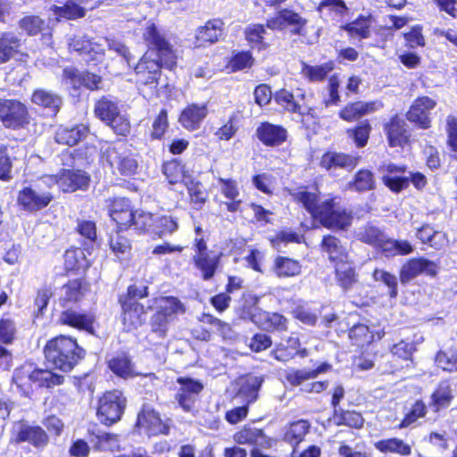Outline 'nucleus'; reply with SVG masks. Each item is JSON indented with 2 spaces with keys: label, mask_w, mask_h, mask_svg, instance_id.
<instances>
[{
  "label": "nucleus",
  "mask_w": 457,
  "mask_h": 457,
  "mask_svg": "<svg viewBox=\"0 0 457 457\" xmlns=\"http://www.w3.org/2000/svg\"><path fill=\"white\" fill-rule=\"evenodd\" d=\"M370 130V124L368 122V120H364L359 123V125L354 129L348 130V133L349 136L354 140L356 145L362 147L366 145L368 142Z\"/></svg>",
  "instance_id": "nucleus-63"
},
{
  "label": "nucleus",
  "mask_w": 457,
  "mask_h": 457,
  "mask_svg": "<svg viewBox=\"0 0 457 457\" xmlns=\"http://www.w3.org/2000/svg\"><path fill=\"white\" fill-rule=\"evenodd\" d=\"M88 132L86 125H78L74 128H59L55 133V141L58 144L72 146L80 141Z\"/></svg>",
  "instance_id": "nucleus-35"
},
{
  "label": "nucleus",
  "mask_w": 457,
  "mask_h": 457,
  "mask_svg": "<svg viewBox=\"0 0 457 457\" xmlns=\"http://www.w3.org/2000/svg\"><path fill=\"white\" fill-rule=\"evenodd\" d=\"M222 253L212 252L209 253L195 254L193 261L196 269L201 272L204 280H210L213 278L220 266Z\"/></svg>",
  "instance_id": "nucleus-23"
},
{
  "label": "nucleus",
  "mask_w": 457,
  "mask_h": 457,
  "mask_svg": "<svg viewBox=\"0 0 457 457\" xmlns=\"http://www.w3.org/2000/svg\"><path fill=\"white\" fill-rule=\"evenodd\" d=\"M13 435L16 442H28L37 448H44L48 444V436L38 426L19 424L14 428Z\"/></svg>",
  "instance_id": "nucleus-16"
},
{
  "label": "nucleus",
  "mask_w": 457,
  "mask_h": 457,
  "mask_svg": "<svg viewBox=\"0 0 457 457\" xmlns=\"http://www.w3.org/2000/svg\"><path fill=\"white\" fill-rule=\"evenodd\" d=\"M137 427L139 433L146 434L148 436L160 434L167 435L169 426L162 421L158 412L149 405H144L137 415Z\"/></svg>",
  "instance_id": "nucleus-9"
},
{
  "label": "nucleus",
  "mask_w": 457,
  "mask_h": 457,
  "mask_svg": "<svg viewBox=\"0 0 457 457\" xmlns=\"http://www.w3.org/2000/svg\"><path fill=\"white\" fill-rule=\"evenodd\" d=\"M375 180L373 174L368 170H361L356 175L353 182L349 183V187L352 190L358 192L367 191L373 189Z\"/></svg>",
  "instance_id": "nucleus-56"
},
{
  "label": "nucleus",
  "mask_w": 457,
  "mask_h": 457,
  "mask_svg": "<svg viewBox=\"0 0 457 457\" xmlns=\"http://www.w3.org/2000/svg\"><path fill=\"white\" fill-rule=\"evenodd\" d=\"M437 269L436 263L426 258H414L403 265L400 279L402 283H407L422 273L435 276L437 273Z\"/></svg>",
  "instance_id": "nucleus-14"
},
{
  "label": "nucleus",
  "mask_w": 457,
  "mask_h": 457,
  "mask_svg": "<svg viewBox=\"0 0 457 457\" xmlns=\"http://www.w3.org/2000/svg\"><path fill=\"white\" fill-rule=\"evenodd\" d=\"M144 37L148 44L157 51L159 57L173 54L172 46L157 31L154 24L146 27Z\"/></svg>",
  "instance_id": "nucleus-30"
},
{
  "label": "nucleus",
  "mask_w": 457,
  "mask_h": 457,
  "mask_svg": "<svg viewBox=\"0 0 457 457\" xmlns=\"http://www.w3.org/2000/svg\"><path fill=\"white\" fill-rule=\"evenodd\" d=\"M17 334L16 324L13 320L9 317L0 319V342L4 344H11Z\"/></svg>",
  "instance_id": "nucleus-62"
},
{
  "label": "nucleus",
  "mask_w": 457,
  "mask_h": 457,
  "mask_svg": "<svg viewBox=\"0 0 457 457\" xmlns=\"http://www.w3.org/2000/svg\"><path fill=\"white\" fill-rule=\"evenodd\" d=\"M94 445L99 451L114 452L120 448V440L117 435L101 432L92 440Z\"/></svg>",
  "instance_id": "nucleus-54"
},
{
  "label": "nucleus",
  "mask_w": 457,
  "mask_h": 457,
  "mask_svg": "<svg viewBox=\"0 0 457 457\" xmlns=\"http://www.w3.org/2000/svg\"><path fill=\"white\" fill-rule=\"evenodd\" d=\"M110 247L119 258H121L129 253L131 245L128 238L116 232L110 237Z\"/></svg>",
  "instance_id": "nucleus-61"
},
{
  "label": "nucleus",
  "mask_w": 457,
  "mask_h": 457,
  "mask_svg": "<svg viewBox=\"0 0 457 457\" xmlns=\"http://www.w3.org/2000/svg\"><path fill=\"white\" fill-rule=\"evenodd\" d=\"M0 120L8 129L24 128L29 123L27 107L16 100L0 99Z\"/></svg>",
  "instance_id": "nucleus-7"
},
{
  "label": "nucleus",
  "mask_w": 457,
  "mask_h": 457,
  "mask_svg": "<svg viewBox=\"0 0 457 457\" xmlns=\"http://www.w3.org/2000/svg\"><path fill=\"white\" fill-rule=\"evenodd\" d=\"M207 114L206 104H191L181 112L179 120L186 129L193 131L200 128Z\"/></svg>",
  "instance_id": "nucleus-19"
},
{
  "label": "nucleus",
  "mask_w": 457,
  "mask_h": 457,
  "mask_svg": "<svg viewBox=\"0 0 457 457\" xmlns=\"http://www.w3.org/2000/svg\"><path fill=\"white\" fill-rule=\"evenodd\" d=\"M305 22L298 13L280 11L274 18L267 21V28L271 30H289L293 34H300Z\"/></svg>",
  "instance_id": "nucleus-12"
},
{
  "label": "nucleus",
  "mask_w": 457,
  "mask_h": 457,
  "mask_svg": "<svg viewBox=\"0 0 457 457\" xmlns=\"http://www.w3.org/2000/svg\"><path fill=\"white\" fill-rule=\"evenodd\" d=\"M310 424L307 420H300L290 425L285 434V440L294 445H298L308 433Z\"/></svg>",
  "instance_id": "nucleus-50"
},
{
  "label": "nucleus",
  "mask_w": 457,
  "mask_h": 457,
  "mask_svg": "<svg viewBox=\"0 0 457 457\" xmlns=\"http://www.w3.org/2000/svg\"><path fill=\"white\" fill-rule=\"evenodd\" d=\"M88 290L87 284L81 279L70 280L60 290L59 302L62 307L79 302Z\"/></svg>",
  "instance_id": "nucleus-21"
},
{
  "label": "nucleus",
  "mask_w": 457,
  "mask_h": 457,
  "mask_svg": "<svg viewBox=\"0 0 457 457\" xmlns=\"http://www.w3.org/2000/svg\"><path fill=\"white\" fill-rule=\"evenodd\" d=\"M119 112L120 110L117 104L108 97L101 98L95 106L96 115L105 123L116 116Z\"/></svg>",
  "instance_id": "nucleus-49"
},
{
  "label": "nucleus",
  "mask_w": 457,
  "mask_h": 457,
  "mask_svg": "<svg viewBox=\"0 0 457 457\" xmlns=\"http://www.w3.org/2000/svg\"><path fill=\"white\" fill-rule=\"evenodd\" d=\"M45 355L47 362L54 368L67 372L83 357V350L73 338L60 336L46 344Z\"/></svg>",
  "instance_id": "nucleus-2"
},
{
  "label": "nucleus",
  "mask_w": 457,
  "mask_h": 457,
  "mask_svg": "<svg viewBox=\"0 0 457 457\" xmlns=\"http://www.w3.org/2000/svg\"><path fill=\"white\" fill-rule=\"evenodd\" d=\"M109 368L117 376L127 378L135 375L134 367L126 353H119L109 361Z\"/></svg>",
  "instance_id": "nucleus-43"
},
{
  "label": "nucleus",
  "mask_w": 457,
  "mask_h": 457,
  "mask_svg": "<svg viewBox=\"0 0 457 457\" xmlns=\"http://www.w3.org/2000/svg\"><path fill=\"white\" fill-rule=\"evenodd\" d=\"M291 195L326 228L344 229L352 222L351 213L337 206L334 199H326L320 203L317 189L311 191L302 187L293 191Z\"/></svg>",
  "instance_id": "nucleus-1"
},
{
  "label": "nucleus",
  "mask_w": 457,
  "mask_h": 457,
  "mask_svg": "<svg viewBox=\"0 0 457 457\" xmlns=\"http://www.w3.org/2000/svg\"><path fill=\"white\" fill-rule=\"evenodd\" d=\"M168 316L169 315H166L165 313L160 312L156 310L151 318L152 331L155 333L159 337H166L171 323L174 321Z\"/></svg>",
  "instance_id": "nucleus-55"
},
{
  "label": "nucleus",
  "mask_w": 457,
  "mask_h": 457,
  "mask_svg": "<svg viewBox=\"0 0 457 457\" xmlns=\"http://www.w3.org/2000/svg\"><path fill=\"white\" fill-rule=\"evenodd\" d=\"M31 100L37 105L50 109L53 113L57 112L62 104V100L58 96L43 89L36 90L32 95Z\"/></svg>",
  "instance_id": "nucleus-47"
},
{
  "label": "nucleus",
  "mask_w": 457,
  "mask_h": 457,
  "mask_svg": "<svg viewBox=\"0 0 457 457\" xmlns=\"http://www.w3.org/2000/svg\"><path fill=\"white\" fill-rule=\"evenodd\" d=\"M126 405V399L118 390L104 394L98 401L97 417L105 425L120 420Z\"/></svg>",
  "instance_id": "nucleus-4"
},
{
  "label": "nucleus",
  "mask_w": 457,
  "mask_h": 457,
  "mask_svg": "<svg viewBox=\"0 0 457 457\" xmlns=\"http://www.w3.org/2000/svg\"><path fill=\"white\" fill-rule=\"evenodd\" d=\"M76 0H68L63 5H53L50 7V11L56 17L57 21L62 19L65 20H76L82 18L86 15L85 7L80 6L75 3Z\"/></svg>",
  "instance_id": "nucleus-37"
},
{
  "label": "nucleus",
  "mask_w": 457,
  "mask_h": 457,
  "mask_svg": "<svg viewBox=\"0 0 457 457\" xmlns=\"http://www.w3.org/2000/svg\"><path fill=\"white\" fill-rule=\"evenodd\" d=\"M178 383L180 387L176 395V399L185 411H191L204 386L198 380L190 378H179Z\"/></svg>",
  "instance_id": "nucleus-11"
},
{
  "label": "nucleus",
  "mask_w": 457,
  "mask_h": 457,
  "mask_svg": "<svg viewBox=\"0 0 457 457\" xmlns=\"http://www.w3.org/2000/svg\"><path fill=\"white\" fill-rule=\"evenodd\" d=\"M374 446L382 453H395L400 456L411 453V445L397 437L379 440L374 444Z\"/></svg>",
  "instance_id": "nucleus-34"
},
{
  "label": "nucleus",
  "mask_w": 457,
  "mask_h": 457,
  "mask_svg": "<svg viewBox=\"0 0 457 457\" xmlns=\"http://www.w3.org/2000/svg\"><path fill=\"white\" fill-rule=\"evenodd\" d=\"M161 66L162 63L156 59H139L135 70L138 75L142 74L144 84H151L157 80Z\"/></svg>",
  "instance_id": "nucleus-39"
},
{
  "label": "nucleus",
  "mask_w": 457,
  "mask_h": 457,
  "mask_svg": "<svg viewBox=\"0 0 457 457\" xmlns=\"http://www.w3.org/2000/svg\"><path fill=\"white\" fill-rule=\"evenodd\" d=\"M435 362L438 368L445 371H457V351L448 349L437 352L435 357Z\"/></svg>",
  "instance_id": "nucleus-52"
},
{
  "label": "nucleus",
  "mask_w": 457,
  "mask_h": 457,
  "mask_svg": "<svg viewBox=\"0 0 457 457\" xmlns=\"http://www.w3.org/2000/svg\"><path fill=\"white\" fill-rule=\"evenodd\" d=\"M245 37L252 48L261 50L268 45L269 32L263 25L253 24L249 26L245 30Z\"/></svg>",
  "instance_id": "nucleus-42"
},
{
  "label": "nucleus",
  "mask_w": 457,
  "mask_h": 457,
  "mask_svg": "<svg viewBox=\"0 0 457 457\" xmlns=\"http://www.w3.org/2000/svg\"><path fill=\"white\" fill-rule=\"evenodd\" d=\"M377 21L371 13L360 14L354 21L341 27L353 39H364L375 30Z\"/></svg>",
  "instance_id": "nucleus-15"
},
{
  "label": "nucleus",
  "mask_w": 457,
  "mask_h": 457,
  "mask_svg": "<svg viewBox=\"0 0 457 457\" xmlns=\"http://www.w3.org/2000/svg\"><path fill=\"white\" fill-rule=\"evenodd\" d=\"M436 105V101L433 98L426 96L418 97L411 105L406 118L420 129H428L431 126L430 112Z\"/></svg>",
  "instance_id": "nucleus-10"
},
{
  "label": "nucleus",
  "mask_w": 457,
  "mask_h": 457,
  "mask_svg": "<svg viewBox=\"0 0 457 457\" xmlns=\"http://www.w3.org/2000/svg\"><path fill=\"white\" fill-rule=\"evenodd\" d=\"M359 158L345 154L327 153L320 161V165L328 170L332 169L353 170L358 164Z\"/></svg>",
  "instance_id": "nucleus-28"
},
{
  "label": "nucleus",
  "mask_w": 457,
  "mask_h": 457,
  "mask_svg": "<svg viewBox=\"0 0 457 457\" xmlns=\"http://www.w3.org/2000/svg\"><path fill=\"white\" fill-rule=\"evenodd\" d=\"M13 380L19 387H25L29 383L37 384L38 386L51 387L61 385L63 382V377L48 370H34L31 371L29 368L24 367L15 370Z\"/></svg>",
  "instance_id": "nucleus-6"
},
{
  "label": "nucleus",
  "mask_w": 457,
  "mask_h": 457,
  "mask_svg": "<svg viewBox=\"0 0 457 457\" xmlns=\"http://www.w3.org/2000/svg\"><path fill=\"white\" fill-rule=\"evenodd\" d=\"M447 145L451 152L457 154V118L449 115L446 118Z\"/></svg>",
  "instance_id": "nucleus-64"
},
{
  "label": "nucleus",
  "mask_w": 457,
  "mask_h": 457,
  "mask_svg": "<svg viewBox=\"0 0 457 457\" xmlns=\"http://www.w3.org/2000/svg\"><path fill=\"white\" fill-rule=\"evenodd\" d=\"M21 40L11 33H5L0 37V57H12L14 54H21Z\"/></svg>",
  "instance_id": "nucleus-48"
},
{
  "label": "nucleus",
  "mask_w": 457,
  "mask_h": 457,
  "mask_svg": "<svg viewBox=\"0 0 457 457\" xmlns=\"http://www.w3.org/2000/svg\"><path fill=\"white\" fill-rule=\"evenodd\" d=\"M335 269L337 280L343 289L347 290L355 283L354 269L349 260L335 265Z\"/></svg>",
  "instance_id": "nucleus-45"
},
{
  "label": "nucleus",
  "mask_w": 457,
  "mask_h": 457,
  "mask_svg": "<svg viewBox=\"0 0 457 457\" xmlns=\"http://www.w3.org/2000/svg\"><path fill=\"white\" fill-rule=\"evenodd\" d=\"M110 216L120 228L131 227L133 212L129 201L126 198H116L110 207Z\"/></svg>",
  "instance_id": "nucleus-26"
},
{
  "label": "nucleus",
  "mask_w": 457,
  "mask_h": 457,
  "mask_svg": "<svg viewBox=\"0 0 457 457\" xmlns=\"http://www.w3.org/2000/svg\"><path fill=\"white\" fill-rule=\"evenodd\" d=\"M334 69L332 62H325L322 65H307L301 62V70L303 77L307 78L310 81L317 82L324 79L326 76Z\"/></svg>",
  "instance_id": "nucleus-44"
},
{
  "label": "nucleus",
  "mask_w": 457,
  "mask_h": 457,
  "mask_svg": "<svg viewBox=\"0 0 457 457\" xmlns=\"http://www.w3.org/2000/svg\"><path fill=\"white\" fill-rule=\"evenodd\" d=\"M252 320L265 330H286L287 319L279 313L262 312L253 314Z\"/></svg>",
  "instance_id": "nucleus-31"
},
{
  "label": "nucleus",
  "mask_w": 457,
  "mask_h": 457,
  "mask_svg": "<svg viewBox=\"0 0 457 457\" xmlns=\"http://www.w3.org/2000/svg\"><path fill=\"white\" fill-rule=\"evenodd\" d=\"M301 270V264L296 260L278 256L274 261L273 271L279 278L297 276Z\"/></svg>",
  "instance_id": "nucleus-40"
},
{
  "label": "nucleus",
  "mask_w": 457,
  "mask_h": 457,
  "mask_svg": "<svg viewBox=\"0 0 457 457\" xmlns=\"http://www.w3.org/2000/svg\"><path fill=\"white\" fill-rule=\"evenodd\" d=\"M154 220L155 217L151 212L137 210L133 212L131 226H134L137 230L153 233Z\"/></svg>",
  "instance_id": "nucleus-53"
},
{
  "label": "nucleus",
  "mask_w": 457,
  "mask_h": 457,
  "mask_svg": "<svg viewBox=\"0 0 457 457\" xmlns=\"http://www.w3.org/2000/svg\"><path fill=\"white\" fill-rule=\"evenodd\" d=\"M453 398V390L451 383L447 380L441 381L431 395L429 408H431L434 412H438L442 409L447 408Z\"/></svg>",
  "instance_id": "nucleus-29"
},
{
  "label": "nucleus",
  "mask_w": 457,
  "mask_h": 457,
  "mask_svg": "<svg viewBox=\"0 0 457 457\" xmlns=\"http://www.w3.org/2000/svg\"><path fill=\"white\" fill-rule=\"evenodd\" d=\"M417 237L423 243L436 249H441L447 245V237L442 231H436L429 225H424L417 231Z\"/></svg>",
  "instance_id": "nucleus-38"
},
{
  "label": "nucleus",
  "mask_w": 457,
  "mask_h": 457,
  "mask_svg": "<svg viewBox=\"0 0 457 457\" xmlns=\"http://www.w3.org/2000/svg\"><path fill=\"white\" fill-rule=\"evenodd\" d=\"M155 309L160 312L169 315L173 320H176L178 315H182L186 312V305L175 296H160L154 299Z\"/></svg>",
  "instance_id": "nucleus-32"
},
{
  "label": "nucleus",
  "mask_w": 457,
  "mask_h": 457,
  "mask_svg": "<svg viewBox=\"0 0 457 457\" xmlns=\"http://www.w3.org/2000/svg\"><path fill=\"white\" fill-rule=\"evenodd\" d=\"M233 438L239 445L264 446L267 444V438L262 430L252 427L243 428L235 433Z\"/></svg>",
  "instance_id": "nucleus-36"
},
{
  "label": "nucleus",
  "mask_w": 457,
  "mask_h": 457,
  "mask_svg": "<svg viewBox=\"0 0 457 457\" xmlns=\"http://www.w3.org/2000/svg\"><path fill=\"white\" fill-rule=\"evenodd\" d=\"M106 160L110 165L118 170L123 176H133L137 173L138 163L134 154L123 143L109 146L106 151Z\"/></svg>",
  "instance_id": "nucleus-5"
},
{
  "label": "nucleus",
  "mask_w": 457,
  "mask_h": 457,
  "mask_svg": "<svg viewBox=\"0 0 457 457\" xmlns=\"http://www.w3.org/2000/svg\"><path fill=\"white\" fill-rule=\"evenodd\" d=\"M321 249L328 255V259L330 262H334L335 265L349 260L346 248L342 245L340 240L334 236L328 235L323 237Z\"/></svg>",
  "instance_id": "nucleus-27"
},
{
  "label": "nucleus",
  "mask_w": 457,
  "mask_h": 457,
  "mask_svg": "<svg viewBox=\"0 0 457 457\" xmlns=\"http://www.w3.org/2000/svg\"><path fill=\"white\" fill-rule=\"evenodd\" d=\"M276 102L289 112H301L302 108L295 96L287 90L282 89L275 96Z\"/></svg>",
  "instance_id": "nucleus-59"
},
{
  "label": "nucleus",
  "mask_w": 457,
  "mask_h": 457,
  "mask_svg": "<svg viewBox=\"0 0 457 457\" xmlns=\"http://www.w3.org/2000/svg\"><path fill=\"white\" fill-rule=\"evenodd\" d=\"M60 321L62 324L92 333L95 317L91 313H81L68 308L62 312Z\"/></svg>",
  "instance_id": "nucleus-25"
},
{
  "label": "nucleus",
  "mask_w": 457,
  "mask_h": 457,
  "mask_svg": "<svg viewBox=\"0 0 457 457\" xmlns=\"http://www.w3.org/2000/svg\"><path fill=\"white\" fill-rule=\"evenodd\" d=\"M163 173L170 184H177L179 182L185 184V180L190 178V176L186 175L184 166L177 160L166 162L163 165Z\"/></svg>",
  "instance_id": "nucleus-51"
},
{
  "label": "nucleus",
  "mask_w": 457,
  "mask_h": 457,
  "mask_svg": "<svg viewBox=\"0 0 457 457\" xmlns=\"http://www.w3.org/2000/svg\"><path fill=\"white\" fill-rule=\"evenodd\" d=\"M188 191L191 202L202 205L207 198V193L204 189V187L199 183L195 182L192 178L187 179L184 184Z\"/></svg>",
  "instance_id": "nucleus-60"
},
{
  "label": "nucleus",
  "mask_w": 457,
  "mask_h": 457,
  "mask_svg": "<svg viewBox=\"0 0 457 457\" xmlns=\"http://www.w3.org/2000/svg\"><path fill=\"white\" fill-rule=\"evenodd\" d=\"M63 79L75 89L84 86L90 90H96L101 88L102 84V78L100 76L89 72L80 73L72 67L63 70Z\"/></svg>",
  "instance_id": "nucleus-17"
},
{
  "label": "nucleus",
  "mask_w": 457,
  "mask_h": 457,
  "mask_svg": "<svg viewBox=\"0 0 457 457\" xmlns=\"http://www.w3.org/2000/svg\"><path fill=\"white\" fill-rule=\"evenodd\" d=\"M52 187L46 176L19 191L17 203L22 210L28 212H37L46 208L54 199L53 195L46 190Z\"/></svg>",
  "instance_id": "nucleus-3"
},
{
  "label": "nucleus",
  "mask_w": 457,
  "mask_h": 457,
  "mask_svg": "<svg viewBox=\"0 0 457 457\" xmlns=\"http://www.w3.org/2000/svg\"><path fill=\"white\" fill-rule=\"evenodd\" d=\"M372 277L375 281L381 282L384 285H386L388 288V294L391 298H395L398 295V289H397V278L384 270L376 269L373 271Z\"/></svg>",
  "instance_id": "nucleus-57"
},
{
  "label": "nucleus",
  "mask_w": 457,
  "mask_h": 457,
  "mask_svg": "<svg viewBox=\"0 0 457 457\" xmlns=\"http://www.w3.org/2000/svg\"><path fill=\"white\" fill-rule=\"evenodd\" d=\"M122 324L126 331H132L138 328L145 321V312L144 306L132 297H127L121 303Z\"/></svg>",
  "instance_id": "nucleus-13"
},
{
  "label": "nucleus",
  "mask_w": 457,
  "mask_h": 457,
  "mask_svg": "<svg viewBox=\"0 0 457 457\" xmlns=\"http://www.w3.org/2000/svg\"><path fill=\"white\" fill-rule=\"evenodd\" d=\"M382 103L379 101H371V102H356L350 104H347L345 108H343L339 116L341 119L346 121H353L361 118V116L372 113L380 108H382Z\"/></svg>",
  "instance_id": "nucleus-24"
},
{
  "label": "nucleus",
  "mask_w": 457,
  "mask_h": 457,
  "mask_svg": "<svg viewBox=\"0 0 457 457\" xmlns=\"http://www.w3.org/2000/svg\"><path fill=\"white\" fill-rule=\"evenodd\" d=\"M224 22L220 19L208 21L195 31V43L197 46L217 42L223 35Z\"/></svg>",
  "instance_id": "nucleus-20"
},
{
  "label": "nucleus",
  "mask_w": 457,
  "mask_h": 457,
  "mask_svg": "<svg viewBox=\"0 0 457 457\" xmlns=\"http://www.w3.org/2000/svg\"><path fill=\"white\" fill-rule=\"evenodd\" d=\"M405 127V121L397 115L385 124L384 130L391 147H403L408 143L409 133Z\"/></svg>",
  "instance_id": "nucleus-18"
},
{
  "label": "nucleus",
  "mask_w": 457,
  "mask_h": 457,
  "mask_svg": "<svg viewBox=\"0 0 457 457\" xmlns=\"http://www.w3.org/2000/svg\"><path fill=\"white\" fill-rule=\"evenodd\" d=\"M20 28L24 30L29 36H35L38 33H42V39L44 44H51V33L45 32L49 30L46 28L45 21L38 16H26L20 21Z\"/></svg>",
  "instance_id": "nucleus-33"
},
{
  "label": "nucleus",
  "mask_w": 457,
  "mask_h": 457,
  "mask_svg": "<svg viewBox=\"0 0 457 457\" xmlns=\"http://www.w3.org/2000/svg\"><path fill=\"white\" fill-rule=\"evenodd\" d=\"M49 184L58 185L63 192H75L86 190L88 187L90 178L80 170H62L56 175L46 176Z\"/></svg>",
  "instance_id": "nucleus-8"
},
{
  "label": "nucleus",
  "mask_w": 457,
  "mask_h": 457,
  "mask_svg": "<svg viewBox=\"0 0 457 457\" xmlns=\"http://www.w3.org/2000/svg\"><path fill=\"white\" fill-rule=\"evenodd\" d=\"M348 8L343 0H322L319 6V11L322 15H334L341 17Z\"/></svg>",
  "instance_id": "nucleus-58"
},
{
  "label": "nucleus",
  "mask_w": 457,
  "mask_h": 457,
  "mask_svg": "<svg viewBox=\"0 0 457 457\" xmlns=\"http://www.w3.org/2000/svg\"><path fill=\"white\" fill-rule=\"evenodd\" d=\"M256 136L265 145L277 146L287 140V132L281 126L264 122L258 127Z\"/></svg>",
  "instance_id": "nucleus-22"
},
{
  "label": "nucleus",
  "mask_w": 457,
  "mask_h": 457,
  "mask_svg": "<svg viewBox=\"0 0 457 457\" xmlns=\"http://www.w3.org/2000/svg\"><path fill=\"white\" fill-rule=\"evenodd\" d=\"M179 228L178 219L171 215H162L155 217L153 233L159 237L170 235Z\"/></svg>",
  "instance_id": "nucleus-46"
},
{
  "label": "nucleus",
  "mask_w": 457,
  "mask_h": 457,
  "mask_svg": "<svg viewBox=\"0 0 457 457\" xmlns=\"http://www.w3.org/2000/svg\"><path fill=\"white\" fill-rule=\"evenodd\" d=\"M330 368V365L327 363H323L320 365L317 369L312 370H289L286 371V378L289 384L292 386H299L303 381L314 378L319 374L324 373L328 371Z\"/></svg>",
  "instance_id": "nucleus-41"
}]
</instances>
